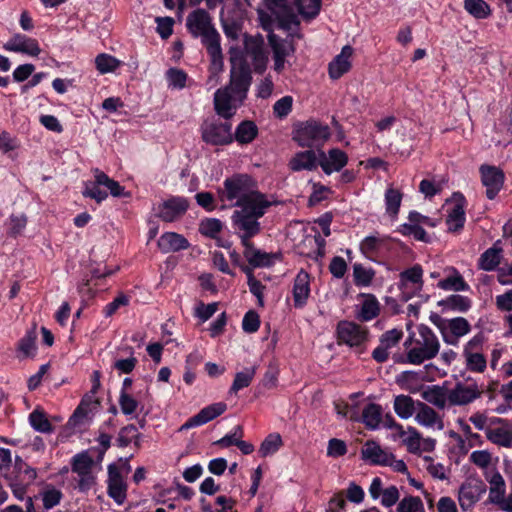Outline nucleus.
Returning a JSON list of instances; mask_svg holds the SVG:
<instances>
[{
	"instance_id": "1",
	"label": "nucleus",
	"mask_w": 512,
	"mask_h": 512,
	"mask_svg": "<svg viewBox=\"0 0 512 512\" xmlns=\"http://www.w3.org/2000/svg\"><path fill=\"white\" fill-rule=\"evenodd\" d=\"M186 26L190 34L201 38L210 56L208 83H218L220 73L224 69L223 53L220 45V34L212 23L210 14L204 9H196L189 13Z\"/></svg>"
},
{
	"instance_id": "2",
	"label": "nucleus",
	"mask_w": 512,
	"mask_h": 512,
	"mask_svg": "<svg viewBox=\"0 0 512 512\" xmlns=\"http://www.w3.org/2000/svg\"><path fill=\"white\" fill-rule=\"evenodd\" d=\"M218 199L229 202L231 206H241L253 202V199L266 197L257 190L256 181L247 174H234L225 179L223 188L217 191Z\"/></svg>"
},
{
	"instance_id": "3",
	"label": "nucleus",
	"mask_w": 512,
	"mask_h": 512,
	"mask_svg": "<svg viewBox=\"0 0 512 512\" xmlns=\"http://www.w3.org/2000/svg\"><path fill=\"white\" fill-rule=\"evenodd\" d=\"M253 200L251 203L238 206L240 209L235 210L232 215L234 225L242 231L240 236L242 244H246L260 232L261 226L258 220L272 205L266 197Z\"/></svg>"
},
{
	"instance_id": "4",
	"label": "nucleus",
	"mask_w": 512,
	"mask_h": 512,
	"mask_svg": "<svg viewBox=\"0 0 512 512\" xmlns=\"http://www.w3.org/2000/svg\"><path fill=\"white\" fill-rule=\"evenodd\" d=\"M412 347L407 352V362L413 365H420L425 361L435 358L440 350V342L435 333L425 325L418 327V335L410 337L404 344Z\"/></svg>"
},
{
	"instance_id": "5",
	"label": "nucleus",
	"mask_w": 512,
	"mask_h": 512,
	"mask_svg": "<svg viewBox=\"0 0 512 512\" xmlns=\"http://www.w3.org/2000/svg\"><path fill=\"white\" fill-rule=\"evenodd\" d=\"M330 128L317 120H307L293 125L292 140L300 147L313 148L323 145L330 137Z\"/></svg>"
},
{
	"instance_id": "6",
	"label": "nucleus",
	"mask_w": 512,
	"mask_h": 512,
	"mask_svg": "<svg viewBox=\"0 0 512 512\" xmlns=\"http://www.w3.org/2000/svg\"><path fill=\"white\" fill-rule=\"evenodd\" d=\"M230 81L226 87L231 90L235 98L242 101L246 98L252 82L251 69L240 52L230 51Z\"/></svg>"
},
{
	"instance_id": "7",
	"label": "nucleus",
	"mask_w": 512,
	"mask_h": 512,
	"mask_svg": "<svg viewBox=\"0 0 512 512\" xmlns=\"http://www.w3.org/2000/svg\"><path fill=\"white\" fill-rule=\"evenodd\" d=\"M229 119L206 121L202 126V139L211 145H227L233 141Z\"/></svg>"
},
{
	"instance_id": "8",
	"label": "nucleus",
	"mask_w": 512,
	"mask_h": 512,
	"mask_svg": "<svg viewBox=\"0 0 512 512\" xmlns=\"http://www.w3.org/2000/svg\"><path fill=\"white\" fill-rule=\"evenodd\" d=\"M93 466L94 460L87 451L76 454L71 460V470L78 475V488L82 492L88 491L96 483Z\"/></svg>"
},
{
	"instance_id": "9",
	"label": "nucleus",
	"mask_w": 512,
	"mask_h": 512,
	"mask_svg": "<svg viewBox=\"0 0 512 512\" xmlns=\"http://www.w3.org/2000/svg\"><path fill=\"white\" fill-rule=\"evenodd\" d=\"M485 492L486 485L482 480L473 477L467 478L459 488L460 506L464 510L471 508Z\"/></svg>"
},
{
	"instance_id": "10",
	"label": "nucleus",
	"mask_w": 512,
	"mask_h": 512,
	"mask_svg": "<svg viewBox=\"0 0 512 512\" xmlns=\"http://www.w3.org/2000/svg\"><path fill=\"white\" fill-rule=\"evenodd\" d=\"M483 388L477 383L464 384L457 382L453 389L449 390V404L453 406H464L472 403L481 397Z\"/></svg>"
},
{
	"instance_id": "11",
	"label": "nucleus",
	"mask_w": 512,
	"mask_h": 512,
	"mask_svg": "<svg viewBox=\"0 0 512 512\" xmlns=\"http://www.w3.org/2000/svg\"><path fill=\"white\" fill-rule=\"evenodd\" d=\"M337 335L340 342L351 347L360 346L367 340L368 330L352 321H340L337 325Z\"/></svg>"
},
{
	"instance_id": "12",
	"label": "nucleus",
	"mask_w": 512,
	"mask_h": 512,
	"mask_svg": "<svg viewBox=\"0 0 512 512\" xmlns=\"http://www.w3.org/2000/svg\"><path fill=\"white\" fill-rule=\"evenodd\" d=\"M189 208V201L184 197H171L162 202L156 216L164 222H173L181 218Z\"/></svg>"
},
{
	"instance_id": "13",
	"label": "nucleus",
	"mask_w": 512,
	"mask_h": 512,
	"mask_svg": "<svg viewBox=\"0 0 512 512\" xmlns=\"http://www.w3.org/2000/svg\"><path fill=\"white\" fill-rule=\"evenodd\" d=\"M480 173L482 183L486 187V196L492 200L503 187L504 173L500 168L491 165H482Z\"/></svg>"
},
{
	"instance_id": "14",
	"label": "nucleus",
	"mask_w": 512,
	"mask_h": 512,
	"mask_svg": "<svg viewBox=\"0 0 512 512\" xmlns=\"http://www.w3.org/2000/svg\"><path fill=\"white\" fill-rule=\"evenodd\" d=\"M486 438L493 444L510 448L512 446V430L501 418H494L486 428Z\"/></svg>"
},
{
	"instance_id": "15",
	"label": "nucleus",
	"mask_w": 512,
	"mask_h": 512,
	"mask_svg": "<svg viewBox=\"0 0 512 512\" xmlns=\"http://www.w3.org/2000/svg\"><path fill=\"white\" fill-rule=\"evenodd\" d=\"M244 46L246 54L252 59L255 72L263 73L268 61L264 51L263 39L261 37L246 36Z\"/></svg>"
},
{
	"instance_id": "16",
	"label": "nucleus",
	"mask_w": 512,
	"mask_h": 512,
	"mask_svg": "<svg viewBox=\"0 0 512 512\" xmlns=\"http://www.w3.org/2000/svg\"><path fill=\"white\" fill-rule=\"evenodd\" d=\"M227 409V405L224 402H218L204 407L195 416L191 417L185 422L179 431H184L192 427L203 425L216 417L222 415Z\"/></svg>"
},
{
	"instance_id": "17",
	"label": "nucleus",
	"mask_w": 512,
	"mask_h": 512,
	"mask_svg": "<svg viewBox=\"0 0 512 512\" xmlns=\"http://www.w3.org/2000/svg\"><path fill=\"white\" fill-rule=\"evenodd\" d=\"M92 172L94 174L95 181L93 183H85L83 196L92 198L96 200L97 203H101L108 197V194L105 191H102L99 187H106L108 184H112L114 180L99 168L92 169Z\"/></svg>"
},
{
	"instance_id": "18",
	"label": "nucleus",
	"mask_w": 512,
	"mask_h": 512,
	"mask_svg": "<svg viewBox=\"0 0 512 512\" xmlns=\"http://www.w3.org/2000/svg\"><path fill=\"white\" fill-rule=\"evenodd\" d=\"M348 162L347 154L338 149H330L327 154L323 151L320 152L319 165L326 174L339 172Z\"/></svg>"
},
{
	"instance_id": "19",
	"label": "nucleus",
	"mask_w": 512,
	"mask_h": 512,
	"mask_svg": "<svg viewBox=\"0 0 512 512\" xmlns=\"http://www.w3.org/2000/svg\"><path fill=\"white\" fill-rule=\"evenodd\" d=\"M3 48L6 51L20 52L33 57L38 56L41 52L36 39L29 38L22 34H15L4 44Z\"/></svg>"
},
{
	"instance_id": "20",
	"label": "nucleus",
	"mask_w": 512,
	"mask_h": 512,
	"mask_svg": "<svg viewBox=\"0 0 512 512\" xmlns=\"http://www.w3.org/2000/svg\"><path fill=\"white\" fill-rule=\"evenodd\" d=\"M353 52L354 50L350 45H345L340 54L335 56L329 63L328 73L331 79L337 80L351 69V57Z\"/></svg>"
},
{
	"instance_id": "21",
	"label": "nucleus",
	"mask_w": 512,
	"mask_h": 512,
	"mask_svg": "<svg viewBox=\"0 0 512 512\" xmlns=\"http://www.w3.org/2000/svg\"><path fill=\"white\" fill-rule=\"evenodd\" d=\"M485 480L489 483V501L492 504L499 502L506 495V483L496 467L487 469L483 473Z\"/></svg>"
},
{
	"instance_id": "22",
	"label": "nucleus",
	"mask_w": 512,
	"mask_h": 512,
	"mask_svg": "<svg viewBox=\"0 0 512 512\" xmlns=\"http://www.w3.org/2000/svg\"><path fill=\"white\" fill-rule=\"evenodd\" d=\"M108 495L118 504H122L126 499V485L114 464L108 466Z\"/></svg>"
},
{
	"instance_id": "23",
	"label": "nucleus",
	"mask_w": 512,
	"mask_h": 512,
	"mask_svg": "<svg viewBox=\"0 0 512 512\" xmlns=\"http://www.w3.org/2000/svg\"><path fill=\"white\" fill-rule=\"evenodd\" d=\"M361 457L373 465L385 466L392 459V453L382 449L377 442L368 440L361 450Z\"/></svg>"
},
{
	"instance_id": "24",
	"label": "nucleus",
	"mask_w": 512,
	"mask_h": 512,
	"mask_svg": "<svg viewBox=\"0 0 512 512\" xmlns=\"http://www.w3.org/2000/svg\"><path fill=\"white\" fill-rule=\"evenodd\" d=\"M97 392L89 391L86 393L73 415L69 419L70 425H77L84 418H86L90 413L96 411L100 406V400L96 397Z\"/></svg>"
},
{
	"instance_id": "25",
	"label": "nucleus",
	"mask_w": 512,
	"mask_h": 512,
	"mask_svg": "<svg viewBox=\"0 0 512 512\" xmlns=\"http://www.w3.org/2000/svg\"><path fill=\"white\" fill-rule=\"evenodd\" d=\"M244 252L243 255L252 267H269L274 263V260L278 258L277 254L266 253L259 249H256L251 241L243 244Z\"/></svg>"
},
{
	"instance_id": "26",
	"label": "nucleus",
	"mask_w": 512,
	"mask_h": 512,
	"mask_svg": "<svg viewBox=\"0 0 512 512\" xmlns=\"http://www.w3.org/2000/svg\"><path fill=\"white\" fill-rule=\"evenodd\" d=\"M309 283V274L304 270H301L297 274L293 285V300L295 307H302L306 304L310 294Z\"/></svg>"
},
{
	"instance_id": "27",
	"label": "nucleus",
	"mask_w": 512,
	"mask_h": 512,
	"mask_svg": "<svg viewBox=\"0 0 512 512\" xmlns=\"http://www.w3.org/2000/svg\"><path fill=\"white\" fill-rule=\"evenodd\" d=\"M318 158L314 150H306L296 153L289 161V168L294 171L308 170L312 171L317 168Z\"/></svg>"
},
{
	"instance_id": "28",
	"label": "nucleus",
	"mask_w": 512,
	"mask_h": 512,
	"mask_svg": "<svg viewBox=\"0 0 512 512\" xmlns=\"http://www.w3.org/2000/svg\"><path fill=\"white\" fill-rule=\"evenodd\" d=\"M232 100H238L227 87L218 89L214 95L215 111L218 115L229 119L234 113L231 105Z\"/></svg>"
},
{
	"instance_id": "29",
	"label": "nucleus",
	"mask_w": 512,
	"mask_h": 512,
	"mask_svg": "<svg viewBox=\"0 0 512 512\" xmlns=\"http://www.w3.org/2000/svg\"><path fill=\"white\" fill-rule=\"evenodd\" d=\"M447 328L450 331V335L443 333L444 340L448 344L455 345L460 337L469 333L471 326L465 318L456 317L448 321Z\"/></svg>"
},
{
	"instance_id": "30",
	"label": "nucleus",
	"mask_w": 512,
	"mask_h": 512,
	"mask_svg": "<svg viewBox=\"0 0 512 512\" xmlns=\"http://www.w3.org/2000/svg\"><path fill=\"white\" fill-rule=\"evenodd\" d=\"M159 248L164 252L187 249L189 243L185 237L175 232L164 233L158 240Z\"/></svg>"
},
{
	"instance_id": "31",
	"label": "nucleus",
	"mask_w": 512,
	"mask_h": 512,
	"mask_svg": "<svg viewBox=\"0 0 512 512\" xmlns=\"http://www.w3.org/2000/svg\"><path fill=\"white\" fill-rule=\"evenodd\" d=\"M449 390L444 386L434 385L422 392V398L438 409H444L449 403Z\"/></svg>"
},
{
	"instance_id": "32",
	"label": "nucleus",
	"mask_w": 512,
	"mask_h": 512,
	"mask_svg": "<svg viewBox=\"0 0 512 512\" xmlns=\"http://www.w3.org/2000/svg\"><path fill=\"white\" fill-rule=\"evenodd\" d=\"M365 297L356 318L360 321H370L376 318L380 313L379 302L372 294H364Z\"/></svg>"
},
{
	"instance_id": "33",
	"label": "nucleus",
	"mask_w": 512,
	"mask_h": 512,
	"mask_svg": "<svg viewBox=\"0 0 512 512\" xmlns=\"http://www.w3.org/2000/svg\"><path fill=\"white\" fill-rule=\"evenodd\" d=\"M417 408L415 419L419 424L431 427L438 423L440 429L443 427L442 420L433 408L423 402H417Z\"/></svg>"
},
{
	"instance_id": "34",
	"label": "nucleus",
	"mask_w": 512,
	"mask_h": 512,
	"mask_svg": "<svg viewBox=\"0 0 512 512\" xmlns=\"http://www.w3.org/2000/svg\"><path fill=\"white\" fill-rule=\"evenodd\" d=\"M417 403L408 395H398L394 399V410L402 418H410L416 410Z\"/></svg>"
},
{
	"instance_id": "35",
	"label": "nucleus",
	"mask_w": 512,
	"mask_h": 512,
	"mask_svg": "<svg viewBox=\"0 0 512 512\" xmlns=\"http://www.w3.org/2000/svg\"><path fill=\"white\" fill-rule=\"evenodd\" d=\"M258 135V128L253 121L241 122L235 131V139L240 144L251 143Z\"/></svg>"
},
{
	"instance_id": "36",
	"label": "nucleus",
	"mask_w": 512,
	"mask_h": 512,
	"mask_svg": "<svg viewBox=\"0 0 512 512\" xmlns=\"http://www.w3.org/2000/svg\"><path fill=\"white\" fill-rule=\"evenodd\" d=\"M464 8L476 19H486L491 15V8L484 0H464Z\"/></svg>"
},
{
	"instance_id": "37",
	"label": "nucleus",
	"mask_w": 512,
	"mask_h": 512,
	"mask_svg": "<svg viewBox=\"0 0 512 512\" xmlns=\"http://www.w3.org/2000/svg\"><path fill=\"white\" fill-rule=\"evenodd\" d=\"M268 41L272 48L273 55L287 57L294 52L292 41L281 39L274 33L268 35Z\"/></svg>"
},
{
	"instance_id": "38",
	"label": "nucleus",
	"mask_w": 512,
	"mask_h": 512,
	"mask_svg": "<svg viewBox=\"0 0 512 512\" xmlns=\"http://www.w3.org/2000/svg\"><path fill=\"white\" fill-rule=\"evenodd\" d=\"M465 222V212L463 205V198L459 202L455 203L453 208L448 214L447 223L450 231H457L463 227Z\"/></svg>"
},
{
	"instance_id": "39",
	"label": "nucleus",
	"mask_w": 512,
	"mask_h": 512,
	"mask_svg": "<svg viewBox=\"0 0 512 512\" xmlns=\"http://www.w3.org/2000/svg\"><path fill=\"white\" fill-rule=\"evenodd\" d=\"M501 259V249L495 246L487 249L479 259V267L485 271L494 270Z\"/></svg>"
},
{
	"instance_id": "40",
	"label": "nucleus",
	"mask_w": 512,
	"mask_h": 512,
	"mask_svg": "<svg viewBox=\"0 0 512 512\" xmlns=\"http://www.w3.org/2000/svg\"><path fill=\"white\" fill-rule=\"evenodd\" d=\"M257 367L252 366L249 368H246L244 371L238 372L235 375L234 381L232 383V386L230 388V393H237L239 390L248 387L255 374H256Z\"/></svg>"
},
{
	"instance_id": "41",
	"label": "nucleus",
	"mask_w": 512,
	"mask_h": 512,
	"mask_svg": "<svg viewBox=\"0 0 512 512\" xmlns=\"http://www.w3.org/2000/svg\"><path fill=\"white\" fill-rule=\"evenodd\" d=\"M381 406L375 403L368 404L362 412L363 423L368 427L375 429L381 422Z\"/></svg>"
},
{
	"instance_id": "42",
	"label": "nucleus",
	"mask_w": 512,
	"mask_h": 512,
	"mask_svg": "<svg viewBox=\"0 0 512 512\" xmlns=\"http://www.w3.org/2000/svg\"><path fill=\"white\" fill-rule=\"evenodd\" d=\"M29 421L31 426L38 432L51 433L53 432V426L47 419L45 413L40 410H34L29 415Z\"/></svg>"
},
{
	"instance_id": "43",
	"label": "nucleus",
	"mask_w": 512,
	"mask_h": 512,
	"mask_svg": "<svg viewBox=\"0 0 512 512\" xmlns=\"http://www.w3.org/2000/svg\"><path fill=\"white\" fill-rule=\"evenodd\" d=\"M463 356L468 370L482 373L486 369L487 362L482 353L467 351L466 353H463Z\"/></svg>"
},
{
	"instance_id": "44",
	"label": "nucleus",
	"mask_w": 512,
	"mask_h": 512,
	"mask_svg": "<svg viewBox=\"0 0 512 512\" xmlns=\"http://www.w3.org/2000/svg\"><path fill=\"white\" fill-rule=\"evenodd\" d=\"M385 238L377 237V236H367L360 243L361 252L369 259H372L373 256L380 250V248L384 245Z\"/></svg>"
},
{
	"instance_id": "45",
	"label": "nucleus",
	"mask_w": 512,
	"mask_h": 512,
	"mask_svg": "<svg viewBox=\"0 0 512 512\" xmlns=\"http://www.w3.org/2000/svg\"><path fill=\"white\" fill-rule=\"evenodd\" d=\"M402 201V193L394 188H388L385 193L386 211L391 216L395 217L398 212Z\"/></svg>"
},
{
	"instance_id": "46",
	"label": "nucleus",
	"mask_w": 512,
	"mask_h": 512,
	"mask_svg": "<svg viewBox=\"0 0 512 512\" xmlns=\"http://www.w3.org/2000/svg\"><path fill=\"white\" fill-rule=\"evenodd\" d=\"M282 444H283V442H282V438H281L280 434H278V433L269 434L265 438V440L262 442V444L259 448V453L262 457H266V456L278 451V449L282 446Z\"/></svg>"
},
{
	"instance_id": "47",
	"label": "nucleus",
	"mask_w": 512,
	"mask_h": 512,
	"mask_svg": "<svg viewBox=\"0 0 512 512\" xmlns=\"http://www.w3.org/2000/svg\"><path fill=\"white\" fill-rule=\"evenodd\" d=\"M374 275V270L365 268L361 264H354L353 266V277L357 286H369L374 278Z\"/></svg>"
},
{
	"instance_id": "48",
	"label": "nucleus",
	"mask_w": 512,
	"mask_h": 512,
	"mask_svg": "<svg viewBox=\"0 0 512 512\" xmlns=\"http://www.w3.org/2000/svg\"><path fill=\"white\" fill-rule=\"evenodd\" d=\"M169 86L174 89H183L188 79L187 73L179 68H170L166 72Z\"/></svg>"
},
{
	"instance_id": "49",
	"label": "nucleus",
	"mask_w": 512,
	"mask_h": 512,
	"mask_svg": "<svg viewBox=\"0 0 512 512\" xmlns=\"http://www.w3.org/2000/svg\"><path fill=\"white\" fill-rule=\"evenodd\" d=\"M96 68L102 74L112 72L120 66V61L108 54H100L95 59Z\"/></svg>"
},
{
	"instance_id": "50",
	"label": "nucleus",
	"mask_w": 512,
	"mask_h": 512,
	"mask_svg": "<svg viewBox=\"0 0 512 512\" xmlns=\"http://www.w3.org/2000/svg\"><path fill=\"white\" fill-rule=\"evenodd\" d=\"M299 13L307 17L316 16L321 8V0H295Z\"/></svg>"
},
{
	"instance_id": "51",
	"label": "nucleus",
	"mask_w": 512,
	"mask_h": 512,
	"mask_svg": "<svg viewBox=\"0 0 512 512\" xmlns=\"http://www.w3.org/2000/svg\"><path fill=\"white\" fill-rule=\"evenodd\" d=\"M119 405L124 415H131L136 412L139 402L127 391L121 390Z\"/></svg>"
},
{
	"instance_id": "52",
	"label": "nucleus",
	"mask_w": 512,
	"mask_h": 512,
	"mask_svg": "<svg viewBox=\"0 0 512 512\" xmlns=\"http://www.w3.org/2000/svg\"><path fill=\"white\" fill-rule=\"evenodd\" d=\"M133 438H140V434L137 432L135 425L129 424L120 429L117 443L119 447H127L132 442Z\"/></svg>"
},
{
	"instance_id": "53",
	"label": "nucleus",
	"mask_w": 512,
	"mask_h": 512,
	"mask_svg": "<svg viewBox=\"0 0 512 512\" xmlns=\"http://www.w3.org/2000/svg\"><path fill=\"white\" fill-rule=\"evenodd\" d=\"M470 461L479 468L484 469V471L493 468L490 467L492 462V455L487 450L473 451L470 455Z\"/></svg>"
},
{
	"instance_id": "54",
	"label": "nucleus",
	"mask_w": 512,
	"mask_h": 512,
	"mask_svg": "<svg viewBox=\"0 0 512 512\" xmlns=\"http://www.w3.org/2000/svg\"><path fill=\"white\" fill-rule=\"evenodd\" d=\"M420 509H423L422 500L415 496L403 498L397 506V512H418Z\"/></svg>"
},
{
	"instance_id": "55",
	"label": "nucleus",
	"mask_w": 512,
	"mask_h": 512,
	"mask_svg": "<svg viewBox=\"0 0 512 512\" xmlns=\"http://www.w3.org/2000/svg\"><path fill=\"white\" fill-rule=\"evenodd\" d=\"M438 286L444 290L454 291H463L468 288V285L460 275L445 278L438 283Z\"/></svg>"
},
{
	"instance_id": "56",
	"label": "nucleus",
	"mask_w": 512,
	"mask_h": 512,
	"mask_svg": "<svg viewBox=\"0 0 512 512\" xmlns=\"http://www.w3.org/2000/svg\"><path fill=\"white\" fill-rule=\"evenodd\" d=\"M222 223L218 219L210 218L201 222L200 232L208 237L215 238L216 235L221 231Z\"/></svg>"
},
{
	"instance_id": "57",
	"label": "nucleus",
	"mask_w": 512,
	"mask_h": 512,
	"mask_svg": "<svg viewBox=\"0 0 512 512\" xmlns=\"http://www.w3.org/2000/svg\"><path fill=\"white\" fill-rule=\"evenodd\" d=\"M445 304L453 309L460 312L467 311L471 306L469 298L462 295H451L445 300Z\"/></svg>"
},
{
	"instance_id": "58",
	"label": "nucleus",
	"mask_w": 512,
	"mask_h": 512,
	"mask_svg": "<svg viewBox=\"0 0 512 512\" xmlns=\"http://www.w3.org/2000/svg\"><path fill=\"white\" fill-rule=\"evenodd\" d=\"M293 98L291 96H284L275 102L273 112L276 117L282 119L286 117L292 110Z\"/></svg>"
},
{
	"instance_id": "59",
	"label": "nucleus",
	"mask_w": 512,
	"mask_h": 512,
	"mask_svg": "<svg viewBox=\"0 0 512 512\" xmlns=\"http://www.w3.org/2000/svg\"><path fill=\"white\" fill-rule=\"evenodd\" d=\"M407 447V450L411 453H417L420 451L421 435L413 427L408 428V436L403 440Z\"/></svg>"
},
{
	"instance_id": "60",
	"label": "nucleus",
	"mask_w": 512,
	"mask_h": 512,
	"mask_svg": "<svg viewBox=\"0 0 512 512\" xmlns=\"http://www.w3.org/2000/svg\"><path fill=\"white\" fill-rule=\"evenodd\" d=\"M36 332L35 329L29 331L19 342V351H21L25 357L32 355L35 350Z\"/></svg>"
},
{
	"instance_id": "61",
	"label": "nucleus",
	"mask_w": 512,
	"mask_h": 512,
	"mask_svg": "<svg viewBox=\"0 0 512 512\" xmlns=\"http://www.w3.org/2000/svg\"><path fill=\"white\" fill-rule=\"evenodd\" d=\"M260 319L257 312L250 310L248 311L242 321V328L247 333H254L259 329Z\"/></svg>"
},
{
	"instance_id": "62",
	"label": "nucleus",
	"mask_w": 512,
	"mask_h": 512,
	"mask_svg": "<svg viewBox=\"0 0 512 512\" xmlns=\"http://www.w3.org/2000/svg\"><path fill=\"white\" fill-rule=\"evenodd\" d=\"M62 498L61 491L52 488L42 493L43 506L46 510L53 508L58 505Z\"/></svg>"
},
{
	"instance_id": "63",
	"label": "nucleus",
	"mask_w": 512,
	"mask_h": 512,
	"mask_svg": "<svg viewBox=\"0 0 512 512\" xmlns=\"http://www.w3.org/2000/svg\"><path fill=\"white\" fill-rule=\"evenodd\" d=\"M347 453V446L343 440L332 438L328 442L327 455L330 457H340Z\"/></svg>"
},
{
	"instance_id": "64",
	"label": "nucleus",
	"mask_w": 512,
	"mask_h": 512,
	"mask_svg": "<svg viewBox=\"0 0 512 512\" xmlns=\"http://www.w3.org/2000/svg\"><path fill=\"white\" fill-rule=\"evenodd\" d=\"M400 497L399 490L396 486L392 485L384 489L381 496V504L385 507H391L395 505Z\"/></svg>"
}]
</instances>
